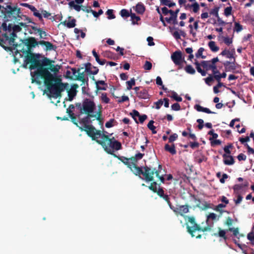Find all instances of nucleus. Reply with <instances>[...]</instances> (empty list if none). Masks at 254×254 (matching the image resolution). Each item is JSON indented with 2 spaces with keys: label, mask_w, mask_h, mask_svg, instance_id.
Segmentation results:
<instances>
[{
  "label": "nucleus",
  "mask_w": 254,
  "mask_h": 254,
  "mask_svg": "<svg viewBox=\"0 0 254 254\" xmlns=\"http://www.w3.org/2000/svg\"><path fill=\"white\" fill-rule=\"evenodd\" d=\"M31 28L35 32L39 33L41 39H46L48 34L44 31H43L41 28H37L35 26H31Z\"/></svg>",
  "instance_id": "obj_20"
},
{
  "label": "nucleus",
  "mask_w": 254,
  "mask_h": 254,
  "mask_svg": "<svg viewBox=\"0 0 254 254\" xmlns=\"http://www.w3.org/2000/svg\"><path fill=\"white\" fill-rule=\"evenodd\" d=\"M126 83L127 85V90H129L132 89L133 86L135 85V80L134 78H132L130 80L127 81Z\"/></svg>",
  "instance_id": "obj_32"
},
{
  "label": "nucleus",
  "mask_w": 254,
  "mask_h": 254,
  "mask_svg": "<svg viewBox=\"0 0 254 254\" xmlns=\"http://www.w3.org/2000/svg\"><path fill=\"white\" fill-rule=\"evenodd\" d=\"M114 157L117 158L119 160L122 162L125 165H127L129 169H131L132 167V163H130L129 158H126L124 156H118L115 153L112 155Z\"/></svg>",
  "instance_id": "obj_15"
},
{
  "label": "nucleus",
  "mask_w": 254,
  "mask_h": 254,
  "mask_svg": "<svg viewBox=\"0 0 254 254\" xmlns=\"http://www.w3.org/2000/svg\"><path fill=\"white\" fill-rule=\"evenodd\" d=\"M162 169V165L160 164L158 165V170H156V168H153L152 167L151 172H153V175L155 174L156 176L159 178L162 183H164L165 182V179L163 176H160L159 173L160 170Z\"/></svg>",
  "instance_id": "obj_17"
},
{
  "label": "nucleus",
  "mask_w": 254,
  "mask_h": 254,
  "mask_svg": "<svg viewBox=\"0 0 254 254\" xmlns=\"http://www.w3.org/2000/svg\"><path fill=\"white\" fill-rule=\"evenodd\" d=\"M96 117V115H87V116L85 118H83L81 120V122L84 124L85 129L84 130L86 129V126H88L87 124L89 123V120L91 118ZM81 130H83V129L81 127H79Z\"/></svg>",
  "instance_id": "obj_23"
},
{
  "label": "nucleus",
  "mask_w": 254,
  "mask_h": 254,
  "mask_svg": "<svg viewBox=\"0 0 254 254\" xmlns=\"http://www.w3.org/2000/svg\"><path fill=\"white\" fill-rule=\"evenodd\" d=\"M23 43L26 45L27 49H28L29 53L31 52V49L34 48L39 44V41H37L35 37H29L22 40Z\"/></svg>",
  "instance_id": "obj_8"
},
{
  "label": "nucleus",
  "mask_w": 254,
  "mask_h": 254,
  "mask_svg": "<svg viewBox=\"0 0 254 254\" xmlns=\"http://www.w3.org/2000/svg\"><path fill=\"white\" fill-rule=\"evenodd\" d=\"M213 80L212 74H209L208 77L204 79L205 83L209 86L211 85L210 83L213 81Z\"/></svg>",
  "instance_id": "obj_52"
},
{
  "label": "nucleus",
  "mask_w": 254,
  "mask_h": 254,
  "mask_svg": "<svg viewBox=\"0 0 254 254\" xmlns=\"http://www.w3.org/2000/svg\"><path fill=\"white\" fill-rule=\"evenodd\" d=\"M208 46L210 50L213 52H216L219 49V47L216 45V43L214 41H210L208 43Z\"/></svg>",
  "instance_id": "obj_29"
},
{
  "label": "nucleus",
  "mask_w": 254,
  "mask_h": 254,
  "mask_svg": "<svg viewBox=\"0 0 254 254\" xmlns=\"http://www.w3.org/2000/svg\"><path fill=\"white\" fill-rule=\"evenodd\" d=\"M106 144L108 145V147L111 150L115 149L119 150L122 148V144L118 141H114L113 142L111 141V140H109V141H106Z\"/></svg>",
  "instance_id": "obj_12"
},
{
  "label": "nucleus",
  "mask_w": 254,
  "mask_h": 254,
  "mask_svg": "<svg viewBox=\"0 0 254 254\" xmlns=\"http://www.w3.org/2000/svg\"><path fill=\"white\" fill-rule=\"evenodd\" d=\"M161 4L168 6L169 7H172L176 5V3L174 2H171L170 0H161Z\"/></svg>",
  "instance_id": "obj_31"
},
{
  "label": "nucleus",
  "mask_w": 254,
  "mask_h": 254,
  "mask_svg": "<svg viewBox=\"0 0 254 254\" xmlns=\"http://www.w3.org/2000/svg\"><path fill=\"white\" fill-rule=\"evenodd\" d=\"M39 43L40 45L45 46V50L46 51L51 50L56 51L57 49V46L54 45L52 43H51L50 42L41 40L39 41Z\"/></svg>",
  "instance_id": "obj_14"
},
{
  "label": "nucleus",
  "mask_w": 254,
  "mask_h": 254,
  "mask_svg": "<svg viewBox=\"0 0 254 254\" xmlns=\"http://www.w3.org/2000/svg\"><path fill=\"white\" fill-rule=\"evenodd\" d=\"M243 29V26L240 23L238 22H235V27L234 30L236 31L237 32H240Z\"/></svg>",
  "instance_id": "obj_56"
},
{
  "label": "nucleus",
  "mask_w": 254,
  "mask_h": 254,
  "mask_svg": "<svg viewBox=\"0 0 254 254\" xmlns=\"http://www.w3.org/2000/svg\"><path fill=\"white\" fill-rule=\"evenodd\" d=\"M106 14L108 15V18L109 19H114L116 17L115 15L113 14V10L112 9H108L106 12Z\"/></svg>",
  "instance_id": "obj_55"
},
{
  "label": "nucleus",
  "mask_w": 254,
  "mask_h": 254,
  "mask_svg": "<svg viewBox=\"0 0 254 254\" xmlns=\"http://www.w3.org/2000/svg\"><path fill=\"white\" fill-rule=\"evenodd\" d=\"M154 123L153 120L150 121L147 125V127L152 131V133L155 134L157 132L155 130L156 127L153 125Z\"/></svg>",
  "instance_id": "obj_35"
},
{
  "label": "nucleus",
  "mask_w": 254,
  "mask_h": 254,
  "mask_svg": "<svg viewBox=\"0 0 254 254\" xmlns=\"http://www.w3.org/2000/svg\"><path fill=\"white\" fill-rule=\"evenodd\" d=\"M191 197L193 198V199L196 203V207H200V199L197 198L196 196L194 194L191 195Z\"/></svg>",
  "instance_id": "obj_63"
},
{
  "label": "nucleus",
  "mask_w": 254,
  "mask_h": 254,
  "mask_svg": "<svg viewBox=\"0 0 254 254\" xmlns=\"http://www.w3.org/2000/svg\"><path fill=\"white\" fill-rule=\"evenodd\" d=\"M180 11L179 9H177L175 11H173L172 10H171L170 14H171V17L173 18H177L178 14Z\"/></svg>",
  "instance_id": "obj_61"
},
{
  "label": "nucleus",
  "mask_w": 254,
  "mask_h": 254,
  "mask_svg": "<svg viewBox=\"0 0 254 254\" xmlns=\"http://www.w3.org/2000/svg\"><path fill=\"white\" fill-rule=\"evenodd\" d=\"M185 70L189 74H194L195 73V69L191 65H187L185 67Z\"/></svg>",
  "instance_id": "obj_36"
},
{
  "label": "nucleus",
  "mask_w": 254,
  "mask_h": 254,
  "mask_svg": "<svg viewBox=\"0 0 254 254\" xmlns=\"http://www.w3.org/2000/svg\"><path fill=\"white\" fill-rule=\"evenodd\" d=\"M173 211L176 214H179L181 216H183L186 220L189 216L185 215V214L189 212V206L188 205H180L178 207H174Z\"/></svg>",
  "instance_id": "obj_7"
},
{
  "label": "nucleus",
  "mask_w": 254,
  "mask_h": 254,
  "mask_svg": "<svg viewBox=\"0 0 254 254\" xmlns=\"http://www.w3.org/2000/svg\"><path fill=\"white\" fill-rule=\"evenodd\" d=\"M163 198L167 202V204L169 206L170 208L173 210H174V206L172 205L171 202L170 201V198L168 195L166 194Z\"/></svg>",
  "instance_id": "obj_46"
},
{
  "label": "nucleus",
  "mask_w": 254,
  "mask_h": 254,
  "mask_svg": "<svg viewBox=\"0 0 254 254\" xmlns=\"http://www.w3.org/2000/svg\"><path fill=\"white\" fill-rule=\"evenodd\" d=\"M20 5L23 6H24V7H27V8H29V9H30L33 12H35V11H37V9L35 7V6H34L32 5L29 4V3H20Z\"/></svg>",
  "instance_id": "obj_41"
},
{
  "label": "nucleus",
  "mask_w": 254,
  "mask_h": 254,
  "mask_svg": "<svg viewBox=\"0 0 254 254\" xmlns=\"http://www.w3.org/2000/svg\"><path fill=\"white\" fill-rule=\"evenodd\" d=\"M196 122L198 123V125L197 126V127H198V128L199 129V130H201L202 129V128L203 127V126H204V121L202 119H197Z\"/></svg>",
  "instance_id": "obj_64"
},
{
  "label": "nucleus",
  "mask_w": 254,
  "mask_h": 254,
  "mask_svg": "<svg viewBox=\"0 0 254 254\" xmlns=\"http://www.w3.org/2000/svg\"><path fill=\"white\" fill-rule=\"evenodd\" d=\"M85 131L91 138L92 140H95L98 144L101 145L107 153L111 155L114 154V151L110 149L106 144V141H109V140H111L113 142L117 141L114 137L110 138L108 135L105 133V132L107 133L106 131L102 132L100 130H97L93 126H86Z\"/></svg>",
  "instance_id": "obj_2"
},
{
  "label": "nucleus",
  "mask_w": 254,
  "mask_h": 254,
  "mask_svg": "<svg viewBox=\"0 0 254 254\" xmlns=\"http://www.w3.org/2000/svg\"><path fill=\"white\" fill-rule=\"evenodd\" d=\"M115 122V120L114 119H110L108 122H106L105 124V127L107 128H110L112 127H113V123Z\"/></svg>",
  "instance_id": "obj_62"
},
{
  "label": "nucleus",
  "mask_w": 254,
  "mask_h": 254,
  "mask_svg": "<svg viewBox=\"0 0 254 254\" xmlns=\"http://www.w3.org/2000/svg\"><path fill=\"white\" fill-rule=\"evenodd\" d=\"M201 65L206 71L210 70L211 62L210 61H202L201 62Z\"/></svg>",
  "instance_id": "obj_30"
},
{
  "label": "nucleus",
  "mask_w": 254,
  "mask_h": 254,
  "mask_svg": "<svg viewBox=\"0 0 254 254\" xmlns=\"http://www.w3.org/2000/svg\"><path fill=\"white\" fill-rule=\"evenodd\" d=\"M190 6H191V7H192L193 11L194 13L197 12L199 9V5L198 3L196 1H195L194 3L191 4Z\"/></svg>",
  "instance_id": "obj_53"
},
{
  "label": "nucleus",
  "mask_w": 254,
  "mask_h": 254,
  "mask_svg": "<svg viewBox=\"0 0 254 254\" xmlns=\"http://www.w3.org/2000/svg\"><path fill=\"white\" fill-rule=\"evenodd\" d=\"M171 59L176 65H180L183 62L182 53L180 51L174 52L171 55Z\"/></svg>",
  "instance_id": "obj_9"
},
{
  "label": "nucleus",
  "mask_w": 254,
  "mask_h": 254,
  "mask_svg": "<svg viewBox=\"0 0 254 254\" xmlns=\"http://www.w3.org/2000/svg\"><path fill=\"white\" fill-rule=\"evenodd\" d=\"M164 149L169 152H170L172 155H175L176 154L177 151L175 149V145L173 144L171 146H170L169 144H166L164 146Z\"/></svg>",
  "instance_id": "obj_25"
},
{
  "label": "nucleus",
  "mask_w": 254,
  "mask_h": 254,
  "mask_svg": "<svg viewBox=\"0 0 254 254\" xmlns=\"http://www.w3.org/2000/svg\"><path fill=\"white\" fill-rule=\"evenodd\" d=\"M101 100L102 102L105 103H109L110 102V99L107 97V94L105 93H103L101 95Z\"/></svg>",
  "instance_id": "obj_51"
},
{
  "label": "nucleus",
  "mask_w": 254,
  "mask_h": 254,
  "mask_svg": "<svg viewBox=\"0 0 254 254\" xmlns=\"http://www.w3.org/2000/svg\"><path fill=\"white\" fill-rule=\"evenodd\" d=\"M75 106L79 109L80 113L86 115H93V113L96 109L95 103L88 98L84 99L82 104L77 103Z\"/></svg>",
  "instance_id": "obj_5"
},
{
  "label": "nucleus",
  "mask_w": 254,
  "mask_h": 254,
  "mask_svg": "<svg viewBox=\"0 0 254 254\" xmlns=\"http://www.w3.org/2000/svg\"><path fill=\"white\" fill-rule=\"evenodd\" d=\"M9 45H12L13 46V49H15L17 48V44L15 43V38L12 37H9L8 39V41Z\"/></svg>",
  "instance_id": "obj_48"
},
{
  "label": "nucleus",
  "mask_w": 254,
  "mask_h": 254,
  "mask_svg": "<svg viewBox=\"0 0 254 254\" xmlns=\"http://www.w3.org/2000/svg\"><path fill=\"white\" fill-rule=\"evenodd\" d=\"M84 65L85 66L84 72L89 74L90 72L91 71V69L92 68V67L93 66H92V64L90 63H87L85 64Z\"/></svg>",
  "instance_id": "obj_40"
},
{
  "label": "nucleus",
  "mask_w": 254,
  "mask_h": 254,
  "mask_svg": "<svg viewBox=\"0 0 254 254\" xmlns=\"http://www.w3.org/2000/svg\"><path fill=\"white\" fill-rule=\"evenodd\" d=\"M0 12L3 16L4 21H13L14 23L17 22L20 26H24L25 24L23 22H19L22 19L23 16L20 8L17 5H12L11 2L8 3L5 6H2L0 4Z\"/></svg>",
  "instance_id": "obj_3"
},
{
  "label": "nucleus",
  "mask_w": 254,
  "mask_h": 254,
  "mask_svg": "<svg viewBox=\"0 0 254 254\" xmlns=\"http://www.w3.org/2000/svg\"><path fill=\"white\" fill-rule=\"evenodd\" d=\"M228 231L232 232L233 235L237 237H238L239 233L238 228H229Z\"/></svg>",
  "instance_id": "obj_58"
},
{
  "label": "nucleus",
  "mask_w": 254,
  "mask_h": 254,
  "mask_svg": "<svg viewBox=\"0 0 254 254\" xmlns=\"http://www.w3.org/2000/svg\"><path fill=\"white\" fill-rule=\"evenodd\" d=\"M159 189H156V191L155 192L157 193V194L161 197H163L166 194H164V191L162 188H160V184L158 185Z\"/></svg>",
  "instance_id": "obj_45"
},
{
  "label": "nucleus",
  "mask_w": 254,
  "mask_h": 254,
  "mask_svg": "<svg viewBox=\"0 0 254 254\" xmlns=\"http://www.w3.org/2000/svg\"><path fill=\"white\" fill-rule=\"evenodd\" d=\"M194 108L198 112H202L207 114H215V112L211 111L209 109L203 107L198 104L195 105Z\"/></svg>",
  "instance_id": "obj_21"
},
{
  "label": "nucleus",
  "mask_w": 254,
  "mask_h": 254,
  "mask_svg": "<svg viewBox=\"0 0 254 254\" xmlns=\"http://www.w3.org/2000/svg\"><path fill=\"white\" fill-rule=\"evenodd\" d=\"M222 157L223 158V163L225 165H232L235 163V160L232 156L223 154Z\"/></svg>",
  "instance_id": "obj_16"
},
{
  "label": "nucleus",
  "mask_w": 254,
  "mask_h": 254,
  "mask_svg": "<svg viewBox=\"0 0 254 254\" xmlns=\"http://www.w3.org/2000/svg\"><path fill=\"white\" fill-rule=\"evenodd\" d=\"M92 54L93 56L95 57L96 61L100 65H104L106 63V60H101L99 58V55L97 54L95 50L92 51Z\"/></svg>",
  "instance_id": "obj_27"
},
{
  "label": "nucleus",
  "mask_w": 254,
  "mask_h": 254,
  "mask_svg": "<svg viewBox=\"0 0 254 254\" xmlns=\"http://www.w3.org/2000/svg\"><path fill=\"white\" fill-rule=\"evenodd\" d=\"M243 188V184H236L233 187L234 192L235 194L240 193V190Z\"/></svg>",
  "instance_id": "obj_34"
},
{
  "label": "nucleus",
  "mask_w": 254,
  "mask_h": 254,
  "mask_svg": "<svg viewBox=\"0 0 254 254\" xmlns=\"http://www.w3.org/2000/svg\"><path fill=\"white\" fill-rule=\"evenodd\" d=\"M232 7L231 6L227 7L224 9V14L226 16H229L232 13Z\"/></svg>",
  "instance_id": "obj_57"
},
{
  "label": "nucleus",
  "mask_w": 254,
  "mask_h": 254,
  "mask_svg": "<svg viewBox=\"0 0 254 254\" xmlns=\"http://www.w3.org/2000/svg\"><path fill=\"white\" fill-rule=\"evenodd\" d=\"M219 7H215L213 9H212L210 12V14L214 15L216 17L219 16L218 11H219Z\"/></svg>",
  "instance_id": "obj_54"
},
{
  "label": "nucleus",
  "mask_w": 254,
  "mask_h": 254,
  "mask_svg": "<svg viewBox=\"0 0 254 254\" xmlns=\"http://www.w3.org/2000/svg\"><path fill=\"white\" fill-rule=\"evenodd\" d=\"M152 67V63L149 61H145V64L143 65V68L145 70H150Z\"/></svg>",
  "instance_id": "obj_47"
},
{
  "label": "nucleus",
  "mask_w": 254,
  "mask_h": 254,
  "mask_svg": "<svg viewBox=\"0 0 254 254\" xmlns=\"http://www.w3.org/2000/svg\"><path fill=\"white\" fill-rule=\"evenodd\" d=\"M130 115L134 119L136 123H138L137 120L136 118V117L140 116L139 113L136 110H133L132 112L130 113Z\"/></svg>",
  "instance_id": "obj_38"
},
{
  "label": "nucleus",
  "mask_w": 254,
  "mask_h": 254,
  "mask_svg": "<svg viewBox=\"0 0 254 254\" xmlns=\"http://www.w3.org/2000/svg\"><path fill=\"white\" fill-rule=\"evenodd\" d=\"M225 70L227 71H232L234 73H237L238 72L235 71L236 66L235 65V59H234L233 62H230L229 61H226L223 63Z\"/></svg>",
  "instance_id": "obj_10"
},
{
  "label": "nucleus",
  "mask_w": 254,
  "mask_h": 254,
  "mask_svg": "<svg viewBox=\"0 0 254 254\" xmlns=\"http://www.w3.org/2000/svg\"><path fill=\"white\" fill-rule=\"evenodd\" d=\"M136 96L138 98L141 99H147L149 98V95L148 94L147 90L144 88L139 92H137Z\"/></svg>",
  "instance_id": "obj_19"
},
{
  "label": "nucleus",
  "mask_w": 254,
  "mask_h": 254,
  "mask_svg": "<svg viewBox=\"0 0 254 254\" xmlns=\"http://www.w3.org/2000/svg\"><path fill=\"white\" fill-rule=\"evenodd\" d=\"M223 56H226L227 58L232 59L233 58L232 54H230V51L229 50L225 49L223 50L220 54Z\"/></svg>",
  "instance_id": "obj_43"
},
{
  "label": "nucleus",
  "mask_w": 254,
  "mask_h": 254,
  "mask_svg": "<svg viewBox=\"0 0 254 254\" xmlns=\"http://www.w3.org/2000/svg\"><path fill=\"white\" fill-rule=\"evenodd\" d=\"M158 185L159 184H158L156 182H153L151 183L150 186H149V189L155 192V191H156V189H157V186H158Z\"/></svg>",
  "instance_id": "obj_50"
},
{
  "label": "nucleus",
  "mask_w": 254,
  "mask_h": 254,
  "mask_svg": "<svg viewBox=\"0 0 254 254\" xmlns=\"http://www.w3.org/2000/svg\"><path fill=\"white\" fill-rule=\"evenodd\" d=\"M144 171H143L141 167L137 166V165L133 166L130 170L136 176L142 175L145 180L147 182H151L153 181V172H151L152 167L145 166L144 167Z\"/></svg>",
  "instance_id": "obj_4"
},
{
  "label": "nucleus",
  "mask_w": 254,
  "mask_h": 254,
  "mask_svg": "<svg viewBox=\"0 0 254 254\" xmlns=\"http://www.w3.org/2000/svg\"><path fill=\"white\" fill-rule=\"evenodd\" d=\"M0 28L2 29L3 31L8 30L9 32H11V24H9L7 26V24L5 22L2 23L0 26Z\"/></svg>",
  "instance_id": "obj_39"
},
{
  "label": "nucleus",
  "mask_w": 254,
  "mask_h": 254,
  "mask_svg": "<svg viewBox=\"0 0 254 254\" xmlns=\"http://www.w3.org/2000/svg\"><path fill=\"white\" fill-rule=\"evenodd\" d=\"M188 221L192 225L191 227L187 224V232L190 234L192 237L195 236L194 233L196 231L205 232L207 231H210L211 228L209 226L204 227L201 228L199 225L197 224L195 221V218L194 217H188Z\"/></svg>",
  "instance_id": "obj_6"
},
{
  "label": "nucleus",
  "mask_w": 254,
  "mask_h": 254,
  "mask_svg": "<svg viewBox=\"0 0 254 254\" xmlns=\"http://www.w3.org/2000/svg\"><path fill=\"white\" fill-rule=\"evenodd\" d=\"M145 10V7L141 2H139L136 4L135 10L137 13L142 14L144 12Z\"/></svg>",
  "instance_id": "obj_24"
},
{
  "label": "nucleus",
  "mask_w": 254,
  "mask_h": 254,
  "mask_svg": "<svg viewBox=\"0 0 254 254\" xmlns=\"http://www.w3.org/2000/svg\"><path fill=\"white\" fill-rule=\"evenodd\" d=\"M171 109L174 111H178L181 110V106L179 103H176L171 106Z\"/></svg>",
  "instance_id": "obj_60"
},
{
  "label": "nucleus",
  "mask_w": 254,
  "mask_h": 254,
  "mask_svg": "<svg viewBox=\"0 0 254 254\" xmlns=\"http://www.w3.org/2000/svg\"><path fill=\"white\" fill-rule=\"evenodd\" d=\"M68 100L71 101L73 98L75 96L76 94V91L75 89H70L68 91Z\"/></svg>",
  "instance_id": "obj_33"
},
{
  "label": "nucleus",
  "mask_w": 254,
  "mask_h": 254,
  "mask_svg": "<svg viewBox=\"0 0 254 254\" xmlns=\"http://www.w3.org/2000/svg\"><path fill=\"white\" fill-rule=\"evenodd\" d=\"M218 233H215L214 236H219L221 238H222L224 240H226L227 239V237L226 236V232L225 230L221 229L220 228H218Z\"/></svg>",
  "instance_id": "obj_28"
},
{
  "label": "nucleus",
  "mask_w": 254,
  "mask_h": 254,
  "mask_svg": "<svg viewBox=\"0 0 254 254\" xmlns=\"http://www.w3.org/2000/svg\"><path fill=\"white\" fill-rule=\"evenodd\" d=\"M247 238L251 242L253 245H254V233L252 232L248 234Z\"/></svg>",
  "instance_id": "obj_59"
},
{
  "label": "nucleus",
  "mask_w": 254,
  "mask_h": 254,
  "mask_svg": "<svg viewBox=\"0 0 254 254\" xmlns=\"http://www.w3.org/2000/svg\"><path fill=\"white\" fill-rule=\"evenodd\" d=\"M40 57L39 54L30 53L26 56L25 62L27 64H31L29 66L30 69H37L35 71V75L44 80L47 90L53 97L57 98L61 97V92L64 90L65 85L61 82V79L54 76L44 67V65H49L50 59L44 57L42 60H40Z\"/></svg>",
  "instance_id": "obj_1"
},
{
  "label": "nucleus",
  "mask_w": 254,
  "mask_h": 254,
  "mask_svg": "<svg viewBox=\"0 0 254 254\" xmlns=\"http://www.w3.org/2000/svg\"><path fill=\"white\" fill-rule=\"evenodd\" d=\"M130 16L132 20V23L133 24H137V22L134 21V20H135L136 21H139L140 20V17L136 16L134 13H131Z\"/></svg>",
  "instance_id": "obj_42"
},
{
  "label": "nucleus",
  "mask_w": 254,
  "mask_h": 254,
  "mask_svg": "<svg viewBox=\"0 0 254 254\" xmlns=\"http://www.w3.org/2000/svg\"><path fill=\"white\" fill-rule=\"evenodd\" d=\"M120 14L123 17H127L130 15L128 11L126 9H123L120 11Z\"/></svg>",
  "instance_id": "obj_49"
},
{
  "label": "nucleus",
  "mask_w": 254,
  "mask_h": 254,
  "mask_svg": "<svg viewBox=\"0 0 254 254\" xmlns=\"http://www.w3.org/2000/svg\"><path fill=\"white\" fill-rule=\"evenodd\" d=\"M74 79L75 80L81 81L82 84L81 85L84 84L85 82H86L87 85H88V78H87V79H86L85 78L84 72H80L79 71Z\"/></svg>",
  "instance_id": "obj_18"
},
{
  "label": "nucleus",
  "mask_w": 254,
  "mask_h": 254,
  "mask_svg": "<svg viewBox=\"0 0 254 254\" xmlns=\"http://www.w3.org/2000/svg\"><path fill=\"white\" fill-rule=\"evenodd\" d=\"M25 46H26V45H25V44L23 43L22 41L21 43H20L19 44H17V48L18 49H17L16 50V51L14 52L15 56H17V54H18L19 55V58H22V55H21L20 53V52H22L23 54H27V55L29 54L30 53H29L28 49H26L25 48Z\"/></svg>",
  "instance_id": "obj_11"
},
{
  "label": "nucleus",
  "mask_w": 254,
  "mask_h": 254,
  "mask_svg": "<svg viewBox=\"0 0 254 254\" xmlns=\"http://www.w3.org/2000/svg\"><path fill=\"white\" fill-rule=\"evenodd\" d=\"M68 5L70 7H73L77 11H79L82 9L81 8V6L75 4L74 1L73 0L69 1Z\"/></svg>",
  "instance_id": "obj_37"
},
{
  "label": "nucleus",
  "mask_w": 254,
  "mask_h": 254,
  "mask_svg": "<svg viewBox=\"0 0 254 254\" xmlns=\"http://www.w3.org/2000/svg\"><path fill=\"white\" fill-rule=\"evenodd\" d=\"M76 19L74 18L72 19L70 21L66 22V21L61 22V24L66 25L68 28H73L76 25Z\"/></svg>",
  "instance_id": "obj_26"
},
{
  "label": "nucleus",
  "mask_w": 254,
  "mask_h": 254,
  "mask_svg": "<svg viewBox=\"0 0 254 254\" xmlns=\"http://www.w3.org/2000/svg\"><path fill=\"white\" fill-rule=\"evenodd\" d=\"M92 79L95 81L96 87L97 90H106L108 87L107 84L103 80L96 81L94 76Z\"/></svg>",
  "instance_id": "obj_13"
},
{
  "label": "nucleus",
  "mask_w": 254,
  "mask_h": 254,
  "mask_svg": "<svg viewBox=\"0 0 254 254\" xmlns=\"http://www.w3.org/2000/svg\"><path fill=\"white\" fill-rule=\"evenodd\" d=\"M170 97L177 102H181L182 101V98L178 96L177 93L175 91L172 92V94Z\"/></svg>",
  "instance_id": "obj_44"
},
{
  "label": "nucleus",
  "mask_w": 254,
  "mask_h": 254,
  "mask_svg": "<svg viewBox=\"0 0 254 254\" xmlns=\"http://www.w3.org/2000/svg\"><path fill=\"white\" fill-rule=\"evenodd\" d=\"M54 62V61L50 60L49 65H44V67H45L46 69H47L48 71H49V70H50L51 71L54 72V73H57V72L59 71V68L57 67L56 66L52 64V63Z\"/></svg>",
  "instance_id": "obj_22"
}]
</instances>
